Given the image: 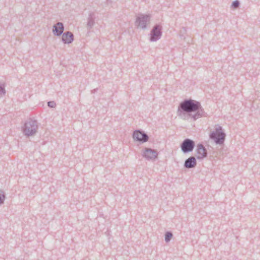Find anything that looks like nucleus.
<instances>
[{
    "label": "nucleus",
    "mask_w": 260,
    "mask_h": 260,
    "mask_svg": "<svg viewBox=\"0 0 260 260\" xmlns=\"http://www.w3.org/2000/svg\"><path fill=\"white\" fill-rule=\"evenodd\" d=\"M62 41L64 44H70L74 41V35L71 31H67L62 34Z\"/></svg>",
    "instance_id": "12"
},
{
    "label": "nucleus",
    "mask_w": 260,
    "mask_h": 260,
    "mask_svg": "<svg viewBox=\"0 0 260 260\" xmlns=\"http://www.w3.org/2000/svg\"><path fill=\"white\" fill-rule=\"evenodd\" d=\"M186 31V29L185 28V27H182L181 30H180V32L181 33H184Z\"/></svg>",
    "instance_id": "19"
},
{
    "label": "nucleus",
    "mask_w": 260,
    "mask_h": 260,
    "mask_svg": "<svg viewBox=\"0 0 260 260\" xmlns=\"http://www.w3.org/2000/svg\"><path fill=\"white\" fill-rule=\"evenodd\" d=\"M94 14L93 12L90 13L88 15L87 28V29H90L94 24Z\"/></svg>",
    "instance_id": "13"
},
{
    "label": "nucleus",
    "mask_w": 260,
    "mask_h": 260,
    "mask_svg": "<svg viewBox=\"0 0 260 260\" xmlns=\"http://www.w3.org/2000/svg\"><path fill=\"white\" fill-rule=\"evenodd\" d=\"M6 93V90L5 87L0 84V94Z\"/></svg>",
    "instance_id": "18"
},
{
    "label": "nucleus",
    "mask_w": 260,
    "mask_h": 260,
    "mask_svg": "<svg viewBox=\"0 0 260 260\" xmlns=\"http://www.w3.org/2000/svg\"><path fill=\"white\" fill-rule=\"evenodd\" d=\"M151 17L150 14H140L136 18L135 25L138 28L146 29L147 24L150 22Z\"/></svg>",
    "instance_id": "4"
},
{
    "label": "nucleus",
    "mask_w": 260,
    "mask_h": 260,
    "mask_svg": "<svg viewBox=\"0 0 260 260\" xmlns=\"http://www.w3.org/2000/svg\"><path fill=\"white\" fill-rule=\"evenodd\" d=\"M142 155L148 160H153L157 158L158 153L156 150L146 147L142 150Z\"/></svg>",
    "instance_id": "8"
},
{
    "label": "nucleus",
    "mask_w": 260,
    "mask_h": 260,
    "mask_svg": "<svg viewBox=\"0 0 260 260\" xmlns=\"http://www.w3.org/2000/svg\"><path fill=\"white\" fill-rule=\"evenodd\" d=\"M47 104L48 107L50 108H54L56 106V103L54 101H49Z\"/></svg>",
    "instance_id": "17"
},
{
    "label": "nucleus",
    "mask_w": 260,
    "mask_h": 260,
    "mask_svg": "<svg viewBox=\"0 0 260 260\" xmlns=\"http://www.w3.org/2000/svg\"><path fill=\"white\" fill-rule=\"evenodd\" d=\"M38 128L37 121L31 118L26 120L22 127L24 135L27 137L35 135Z\"/></svg>",
    "instance_id": "3"
},
{
    "label": "nucleus",
    "mask_w": 260,
    "mask_h": 260,
    "mask_svg": "<svg viewBox=\"0 0 260 260\" xmlns=\"http://www.w3.org/2000/svg\"><path fill=\"white\" fill-rule=\"evenodd\" d=\"M240 2L238 0L233 1L231 5V8L233 9H237L240 6Z\"/></svg>",
    "instance_id": "15"
},
{
    "label": "nucleus",
    "mask_w": 260,
    "mask_h": 260,
    "mask_svg": "<svg viewBox=\"0 0 260 260\" xmlns=\"http://www.w3.org/2000/svg\"><path fill=\"white\" fill-rule=\"evenodd\" d=\"M226 134L224 133L222 127L217 125L214 131L209 134L210 139L213 140L217 144L221 145L224 144L225 140Z\"/></svg>",
    "instance_id": "2"
},
{
    "label": "nucleus",
    "mask_w": 260,
    "mask_h": 260,
    "mask_svg": "<svg viewBox=\"0 0 260 260\" xmlns=\"http://www.w3.org/2000/svg\"><path fill=\"white\" fill-rule=\"evenodd\" d=\"M162 27L159 24L154 25L150 31V41L151 42H155L158 40L162 35Z\"/></svg>",
    "instance_id": "6"
},
{
    "label": "nucleus",
    "mask_w": 260,
    "mask_h": 260,
    "mask_svg": "<svg viewBox=\"0 0 260 260\" xmlns=\"http://www.w3.org/2000/svg\"><path fill=\"white\" fill-rule=\"evenodd\" d=\"M177 115L183 120L190 118L195 121L200 118L206 116V113L200 102L189 99L184 100L179 104Z\"/></svg>",
    "instance_id": "1"
},
{
    "label": "nucleus",
    "mask_w": 260,
    "mask_h": 260,
    "mask_svg": "<svg viewBox=\"0 0 260 260\" xmlns=\"http://www.w3.org/2000/svg\"><path fill=\"white\" fill-rule=\"evenodd\" d=\"M180 37L181 38H183L184 39H185V37L182 35H180Z\"/></svg>",
    "instance_id": "21"
},
{
    "label": "nucleus",
    "mask_w": 260,
    "mask_h": 260,
    "mask_svg": "<svg viewBox=\"0 0 260 260\" xmlns=\"http://www.w3.org/2000/svg\"><path fill=\"white\" fill-rule=\"evenodd\" d=\"M196 146L193 140L186 138L180 144L181 151L184 153H188L193 151Z\"/></svg>",
    "instance_id": "5"
},
{
    "label": "nucleus",
    "mask_w": 260,
    "mask_h": 260,
    "mask_svg": "<svg viewBox=\"0 0 260 260\" xmlns=\"http://www.w3.org/2000/svg\"><path fill=\"white\" fill-rule=\"evenodd\" d=\"M64 29L63 24L62 22H58L53 26L52 32L55 36L59 37L63 33Z\"/></svg>",
    "instance_id": "10"
},
{
    "label": "nucleus",
    "mask_w": 260,
    "mask_h": 260,
    "mask_svg": "<svg viewBox=\"0 0 260 260\" xmlns=\"http://www.w3.org/2000/svg\"><path fill=\"white\" fill-rule=\"evenodd\" d=\"M197 164V162L196 157L191 156L185 160L184 167L186 169H191L194 168Z\"/></svg>",
    "instance_id": "11"
},
{
    "label": "nucleus",
    "mask_w": 260,
    "mask_h": 260,
    "mask_svg": "<svg viewBox=\"0 0 260 260\" xmlns=\"http://www.w3.org/2000/svg\"><path fill=\"white\" fill-rule=\"evenodd\" d=\"M109 2L111 3V1L110 0H107V3H109Z\"/></svg>",
    "instance_id": "22"
},
{
    "label": "nucleus",
    "mask_w": 260,
    "mask_h": 260,
    "mask_svg": "<svg viewBox=\"0 0 260 260\" xmlns=\"http://www.w3.org/2000/svg\"><path fill=\"white\" fill-rule=\"evenodd\" d=\"M97 90H98L97 88L93 89L92 90H91V93H94L97 91Z\"/></svg>",
    "instance_id": "20"
},
{
    "label": "nucleus",
    "mask_w": 260,
    "mask_h": 260,
    "mask_svg": "<svg viewBox=\"0 0 260 260\" xmlns=\"http://www.w3.org/2000/svg\"><path fill=\"white\" fill-rule=\"evenodd\" d=\"M196 152L198 154L197 158L199 160H202L208 156L207 150L202 143L197 144Z\"/></svg>",
    "instance_id": "9"
},
{
    "label": "nucleus",
    "mask_w": 260,
    "mask_h": 260,
    "mask_svg": "<svg viewBox=\"0 0 260 260\" xmlns=\"http://www.w3.org/2000/svg\"><path fill=\"white\" fill-rule=\"evenodd\" d=\"M173 234L171 232L168 231L165 235V240L166 242H169L173 237Z\"/></svg>",
    "instance_id": "14"
},
{
    "label": "nucleus",
    "mask_w": 260,
    "mask_h": 260,
    "mask_svg": "<svg viewBox=\"0 0 260 260\" xmlns=\"http://www.w3.org/2000/svg\"><path fill=\"white\" fill-rule=\"evenodd\" d=\"M5 198L6 196L3 190H0V205L4 204Z\"/></svg>",
    "instance_id": "16"
},
{
    "label": "nucleus",
    "mask_w": 260,
    "mask_h": 260,
    "mask_svg": "<svg viewBox=\"0 0 260 260\" xmlns=\"http://www.w3.org/2000/svg\"><path fill=\"white\" fill-rule=\"evenodd\" d=\"M133 138L134 141L144 143L149 140L148 135L143 131L141 129L135 130L133 134Z\"/></svg>",
    "instance_id": "7"
}]
</instances>
